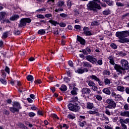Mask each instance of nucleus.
Listing matches in <instances>:
<instances>
[{"label": "nucleus", "mask_w": 129, "mask_h": 129, "mask_svg": "<svg viewBox=\"0 0 129 129\" xmlns=\"http://www.w3.org/2000/svg\"><path fill=\"white\" fill-rule=\"evenodd\" d=\"M83 66L87 67V68H91L92 67V65L87 61H83Z\"/></svg>", "instance_id": "15"}, {"label": "nucleus", "mask_w": 129, "mask_h": 129, "mask_svg": "<svg viewBox=\"0 0 129 129\" xmlns=\"http://www.w3.org/2000/svg\"><path fill=\"white\" fill-rule=\"evenodd\" d=\"M64 11V10L63 9V8H59V9H55V12H56V13H58V12H63Z\"/></svg>", "instance_id": "52"}, {"label": "nucleus", "mask_w": 129, "mask_h": 129, "mask_svg": "<svg viewBox=\"0 0 129 129\" xmlns=\"http://www.w3.org/2000/svg\"><path fill=\"white\" fill-rule=\"evenodd\" d=\"M65 5L64 1H60L57 3V7H63Z\"/></svg>", "instance_id": "31"}, {"label": "nucleus", "mask_w": 129, "mask_h": 129, "mask_svg": "<svg viewBox=\"0 0 129 129\" xmlns=\"http://www.w3.org/2000/svg\"><path fill=\"white\" fill-rule=\"evenodd\" d=\"M68 117L69 119H74L75 118V115L70 114L68 115Z\"/></svg>", "instance_id": "37"}, {"label": "nucleus", "mask_w": 129, "mask_h": 129, "mask_svg": "<svg viewBox=\"0 0 129 129\" xmlns=\"http://www.w3.org/2000/svg\"><path fill=\"white\" fill-rule=\"evenodd\" d=\"M109 60H110L109 62L112 65H114L115 66V63L114 62V60H113V58L112 56H109L108 57Z\"/></svg>", "instance_id": "26"}, {"label": "nucleus", "mask_w": 129, "mask_h": 129, "mask_svg": "<svg viewBox=\"0 0 129 129\" xmlns=\"http://www.w3.org/2000/svg\"><path fill=\"white\" fill-rule=\"evenodd\" d=\"M38 19H45V16L42 14H39L37 15Z\"/></svg>", "instance_id": "49"}, {"label": "nucleus", "mask_w": 129, "mask_h": 129, "mask_svg": "<svg viewBox=\"0 0 129 129\" xmlns=\"http://www.w3.org/2000/svg\"><path fill=\"white\" fill-rule=\"evenodd\" d=\"M86 59L92 63V64H96L97 63V59L94 58L93 56L91 55H87L86 56Z\"/></svg>", "instance_id": "8"}, {"label": "nucleus", "mask_w": 129, "mask_h": 129, "mask_svg": "<svg viewBox=\"0 0 129 129\" xmlns=\"http://www.w3.org/2000/svg\"><path fill=\"white\" fill-rule=\"evenodd\" d=\"M97 63H98V65H100V66L102 65V64L103 63L102 60H101V59L98 60L97 61Z\"/></svg>", "instance_id": "60"}, {"label": "nucleus", "mask_w": 129, "mask_h": 129, "mask_svg": "<svg viewBox=\"0 0 129 129\" xmlns=\"http://www.w3.org/2000/svg\"><path fill=\"white\" fill-rule=\"evenodd\" d=\"M121 43L122 44L124 43H129V38H125V37H124V39L121 41Z\"/></svg>", "instance_id": "35"}, {"label": "nucleus", "mask_w": 129, "mask_h": 129, "mask_svg": "<svg viewBox=\"0 0 129 129\" xmlns=\"http://www.w3.org/2000/svg\"><path fill=\"white\" fill-rule=\"evenodd\" d=\"M21 108V105L20 104V103L18 102H14L13 104V107H9V109L12 113L19 112V110H20Z\"/></svg>", "instance_id": "5"}, {"label": "nucleus", "mask_w": 129, "mask_h": 129, "mask_svg": "<svg viewBox=\"0 0 129 129\" xmlns=\"http://www.w3.org/2000/svg\"><path fill=\"white\" fill-rule=\"evenodd\" d=\"M106 102L108 104L107 106V108H109V109H112V108L116 107V103L112 99H107Z\"/></svg>", "instance_id": "6"}, {"label": "nucleus", "mask_w": 129, "mask_h": 129, "mask_svg": "<svg viewBox=\"0 0 129 129\" xmlns=\"http://www.w3.org/2000/svg\"><path fill=\"white\" fill-rule=\"evenodd\" d=\"M60 17H61V18H66L68 17V15L65 13H61L60 14Z\"/></svg>", "instance_id": "51"}, {"label": "nucleus", "mask_w": 129, "mask_h": 129, "mask_svg": "<svg viewBox=\"0 0 129 129\" xmlns=\"http://www.w3.org/2000/svg\"><path fill=\"white\" fill-rule=\"evenodd\" d=\"M6 38H8V32L4 33L2 36V39H6Z\"/></svg>", "instance_id": "45"}, {"label": "nucleus", "mask_w": 129, "mask_h": 129, "mask_svg": "<svg viewBox=\"0 0 129 129\" xmlns=\"http://www.w3.org/2000/svg\"><path fill=\"white\" fill-rule=\"evenodd\" d=\"M14 34L15 35H20L21 34V32L18 30H15Z\"/></svg>", "instance_id": "55"}, {"label": "nucleus", "mask_w": 129, "mask_h": 129, "mask_svg": "<svg viewBox=\"0 0 129 129\" xmlns=\"http://www.w3.org/2000/svg\"><path fill=\"white\" fill-rule=\"evenodd\" d=\"M88 113L90 114H98V113L95 111L90 110L88 111Z\"/></svg>", "instance_id": "44"}, {"label": "nucleus", "mask_w": 129, "mask_h": 129, "mask_svg": "<svg viewBox=\"0 0 129 129\" xmlns=\"http://www.w3.org/2000/svg\"><path fill=\"white\" fill-rule=\"evenodd\" d=\"M38 34L39 35H45L46 34V30L45 29H40L38 31Z\"/></svg>", "instance_id": "28"}, {"label": "nucleus", "mask_w": 129, "mask_h": 129, "mask_svg": "<svg viewBox=\"0 0 129 129\" xmlns=\"http://www.w3.org/2000/svg\"><path fill=\"white\" fill-rule=\"evenodd\" d=\"M27 80L28 81H33V76L31 75H28L27 77H26Z\"/></svg>", "instance_id": "34"}, {"label": "nucleus", "mask_w": 129, "mask_h": 129, "mask_svg": "<svg viewBox=\"0 0 129 129\" xmlns=\"http://www.w3.org/2000/svg\"><path fill=\"white\" fill-rule=\"evenodd\" d=\"M83 31H84V34H85L86 36H91V35H92V34L91 33V32L89 31V28H84Z\"/></svg>", "instance_id": "11"}, {"label": "nucleus", "mask_w": 129, "mask_h": 129, "mask_svg": "<svg viewBox=\"0 0 129 129\" xmlns=\"http://www.w3.org/2000/svg\"><path fill=\"white\" fill-rule=\"evenodd\" d=\"M86 123V121H83V122H80L79 125L81 126V127H83L84 126L85 124Z\"/></svg>", "instance_id": "43"}, {"label": "nucleus", "mask_w": 129, "mask_h": 129, "mask_svg": "<svg viewBox=\"0 0 129 129\" xmlns=\"http://www.w3.org/2000/svg\"><path fill=\"white\" fill-rule=\"evenodd\" d=\"M77 41L80 42L81 45H85V40L79 35L77 36Z\"/></svg>", "instance_id": "13"}, {"label": "nucleus", "mask_w": 129, "mask_h": 129, "mask_svg": "<svg viewBox=\"0 0 129 129\" xmlns=\"http://www.w3.org/2000/svg\"><path fill=\"white\" fill-rule=\"evenodd\" d=\"M90 92H91V90L88 88H84L82 90L83 94H89Z\"/></svg>", "instance_id": "12"}, {"label": "nucleus", "mask_w": 129, "mask_h": 129, "mask_svg": "<svg viewBox=\"0 0 129 129\" xmlns=\"http://www.w3.org/2000/svg\"><path fill=\"white\" fill-rule=\"evenodd\" d=\"M120 120L121 121H122L123 122H124L125 123H128V124H129V118H127L125 119H122V118H120Z\"/></svg>", "instance_id": "32"}, {"label": "nucleus", "mask_w": 129, "mask_h": 129, "mask_svg": "<svg viewBox=\"0 0 129 129\" xmlns=\"http://www.w3.org/2000/svg\"><path fill=\"white\" fill-rule=\"evenodd\" d=\"M90 78H91L92 80H95V81H96V82H97L99 79V78H97V77L93 75L90 76Z\"/></svg>", "instance_id": "25"}, {"label": "nucleus", "mask_w": 129, "mask_h": 129, "mask_svg": "<svg viewBox=\"0 0 129 129\" xmlns=\"http://www.w3.org/2000/svg\"><path fill=\"white\" fill-rule=\"evenodd\" d=\"M124 109H125V110H129V108H128V104H125L124 106Z\"/></svg>", "instance_id": "53"}, {"label": "nucleus", "mask_w": 129, "mask_h": 129, "mask_svg": "<svg viewBox=\"0 0 129 129\" xmlns=\"http://www.w3.org/2000/svg\"><path fill=\"white\" fill-rule=\"evenodd\" d=\"M48 23H50V24H51V25H53V26H57V25H59V23H58L57 21L54 20H49Z\"/></svg>", "instance_id": "20"}, {"label": "nucleus", "mask_w": 129, "mask_h": 129, "mask_svg": "<svg viewBox=\"0 0 129 129\" xmlns=\"http://www.w3.org/2000/svg\"><path fill=\"white\" fill-rule=\"evenodd\" d=\"M119 123L121 124V129H127V126H126V125H125V123L123 122L122 121H120V120H119Z\"/></svg>", "instance_id": "22"}, {"label": "nucleus", "mask_w": 129, "mask_h": 129, "mask_svg": "<svg viewBox=\"0 0 129 129\" xmlns=\"http://www.w3.org/2000/svg\"><path fill=\"white\" fill-rule=\"evenodd\" d=\"M88 10L89 11H96V9L98 10H101V7L99 4H97V3L90 1L87 5Z\"/></svg>", "instance_id": "3"}, {"label": "nucleus", "mask_w": 129, "mask_h": 129, "mask_svg": "<svg viewBox=\"0 0 129 129\" xmlns=\"http://www.w3.org/2000/svg\"><path fill=\"white\" fill-rule=\"evenodd\" d=\"M109 88H105L103 90V93L107 94V95H110L111 94V92L109 89Z\"/></svg>", "instance_id": "16"}, {"label": "nucleus", "mask_w": 129, "mask_h": 129, "mask_svg": "<svg viewBox=\"0 0 129 129\" xmlns=\"http://www.w3.org/2000/svg\"><path fill=\"white\" fill-rule=\"evenodd\" d=\"M121 66L119 64H115L114 66V69L118 73V75H121L125 73V70H128V61L125 59H121L120 61Z\"/></svg>", "instance_id": "1"}, {"label": "nucleus", "mask_w": 129, "mask_h": 129, "mask_svg": "<svg viewBox=\"0 0 129 129\" xmlns=\"http://www.w3.org/2000/svg\"><path fill=\"white\" fill-rule=\"evenodd\" d=\"M97 82H98L99 86H103L104 82H102L100 79H99Z\"/></svg>", "instance_id": "41"}, {"label": "nucleus", "mask_w": 129, "mask_h": 129, "mask_svg": "<svg viewBox=\"0 0 129 129\" xmlns=\"http://www.w3.org/2000/svg\"><path fill=\"white\" fill-rule=\"evenodd\" d=\"M37 114L38 115H43V112L40 110H37Z\"/></svg>", "instance_id": "62"}, {"label": "nucleus", "mask_w": 129, "mask_h": 129, "mask_svg": "<svg viewBox=\"0 0 129 129\" xmlns=\"http://www.w3.org/2000/svg\"><path fill=\"white\" fill-rule=\"evenodd\" d=\"M68 107L71 111L77 112L79 111L80 107L78 105V97H73V100L70 101L68 105Z\"/></svg>", "instance_id": "2"}, {"label": "nucleus", "mask_w": 129, "mask_h": 129, "mask_svg": "<svg viewBox=\"0 0 129 129\" xmlns=\"http://www.w3.org/2000/svg\"><path fill=\"white\" fill-rule=\"evenodd\" d=\"M45 18H51V17H53V15L51 14H47L45 15Z\"/></svg>", "instance_id": "59"}, {"label": "nucleus", "mask_w": 129, "mask_h": 129, "mask_svg": "<svg viewBox=\"0 0 129 129\" xmlns=\"http://www.w3.org/2000/svg\"><path fill=\"white\" fill-rule=\"evenodd\" d=\"M88 69L87 68H85L83 69H78L77 71H76V72H77L79 74H83L84 72H88Z\"/></svg>", "instance_id": "9"}, {"label": "nucleus", "mask_w": 129, "mask_h": 129, "mask_svg": "<svg viewBox=\"0 0 129 129\" xmlns=\"http://www.w3.org/2000/svg\"><path fill=\"white\" fill-rule=\"evenodd\" d=\"M120 115L121 116H125V117H129V111L120 112Z\"/></svg>", "instance_id": "14"}, {"label": "nucleus", "mask_w": 129, "mask_h": 129, "mask_svg": "<svg viewBox=\"0 0 129 129\" xmlns=\"http://www.w3.org/2000/svg\"><path fill=\"white\" fill-rule=\"evenodd\" d=\"M116 36L119 39L118 41L121 43L125 37H129V31L127 30L120 32L118 31L116 33Z\"/></svg>", "instance_id": "4"}, {"label": "nucleus", "mask_w": 129, "mask_h": 129, "mask_svg": "<svg viewBox=\"0 0 129 129\" xmlns=\"http://www.w3.org/2000/svg\"><path fill=\"white\" fill-rule=\"evenodd\" d=\"M0 82L3 84V85H6L7 84V80L3 78H0Z\"/></svg>", "instance_id": "33"}, {"label": "nucleus", "mask_w": 129, "mask_h": 129, "mask_svg": "<svg viewBox=\"0 0 129 129\" xmlns=\"http://www.w3.org/2000/svg\"><path fill=\"white\" fill-rule=\"evenodd\" d=\"M92 89L93 90V91H97V90H98V88L95 85H94L92 87Z\"/></svg>", "instance_id": "40"}, {"label": "nucleus", "mask_w": 129, "mask_h": 129, "mask_svg": "<svg viewBox=\"0 0 129 129\" xmlns=\"http://www.w3.org/2000/svg\"><path fill=\"white\" fill-rule=\"evenodd\" d=\"M79 52L83 53L84 55H88V52H87V50H86V49H82V50H80Z\"/></svg>", "instance_id": "39"}, {"label": "nucleus", "mask_w": 129, "mask_h": 129, "mask_svg": "<svg viewBox=\"0 0 129 129\" xmlns=\"http://www.w3.org/2000/svg\"><path fill=\"white\" fill-rule=\"evenodd\" d=\"M78 89L77 88H74L73 90L71 91V93L72 95H77V92Z\"/></svg>", "instance_id": "23"}, {"label": "nucleus", "mask_w": 129, "mask_h": 129, "mask_svg": "<svg viewBox=\"0 0 129 129\" xmlns=\"http://www.w3.org/2000/svg\"><path fill=\"white\" fill-rule=\"evenodd\" d=\"M5 71L8 73V74H10V68H9V67H6Z\"/></svg>", "instance_id": "61"}, {"label": "nucleus", "mask_w": 129, "mask_h": 129, "mask_svg": "<svg viewBox=\"0 0 129 129\" xmlns=\"http://www.w3.org/2000/svg\"><path fill=\"white\" fill-rule=\"evenodd\" d=\"M7 13L5 12L0 13V20L2 21V23H5V18L6 17Z\"/></svg>", "instance_id": "10"}, {"label": "nucleus", "mask_w": 129, "mask_h": 129, "mask_svg": "<svg viewBox=\"0 0 129 129\" xmlns=\"http://www.w3.org/2000/svg\"><path fill=\"white\" fill-rule=\"evenodd\" d=\"M116 5L118 7H124V4H122L120 2H117Z\"/></svg>", "instance_id": "42"}, {"label": "nucleus", "mask_w": 129, "mask_h": 129, "mask_svg": "<svg viewBox=\"0 0 129 129\" xmlns=\"http://www.w3.org/2000/svg\"><path fill=\"white\" fill-rule=\"evenodd\" d=\"M95 97L97 100H99V101H101V100H102V97L99 95H96Z\"/></svg>", "instance_id": "36"}, {"label": "nucleus", "mask_w": 129, "mask_h": 129, "mask_svg": "<svg viewBox=\"0 0 129 129\" xmlns=\"http://www.w3.org/2000/svg\"><path fill=\"white\" fill-rule=\"evenodd\" d=\"M68 63H69V66H70L71 67H73V62H72V61L69 60L68 61Z\"/></svg>", "instance_id": "63"}, {"label": "nucleus", "mask_w": 129, "mask_h": 129, "mask_svg": "<svg viewBox=\"0 0 129 129\" xmlns=\"http://www.w3.org/2000/svg\"><path fill=\"white\" fill-rule=\"evenodd\" d=\"M36 12H46V9L45 8H43L40 9H38L36 11Z\"/></svg>", "instance_id": "56"}, {"label": "nucleus", "mask_w": 129, "mask_h": 129, "mask_svg": "<svg viewBox=\"0 0 129 129\" xmlns=\"http://www.w3.org/2000/svg\"><path fill=\"white\" fill-rule=\"evenodd\" d=\"M67 6L69 8H71L72 6V3H71V1L70 0H68L67 2Z\"/></svg>", "instance_id": "50"}, {"label": "nucleus", "mask_w": 129, "mask_h": 129, "mask_svg": "<svg viewBox=\"0 0 129 129\" xmlns=\"http://www.w3.org/2000/svg\"><path fill=\"white\" fill-rule=\"evenodd\" d=\"M116 90L120 92H123L124 91V88L123 86H118L116 87Z\"/></svg>", "instance_id": "21"}, {"label": "nucleus", "mask_w": 129, "mask_h": 129, "mask_svg": "<svg viewBox=\"0 0 129 129\" xmlns=\"http://www.w3.org/2000/svg\"><path fill=\"white\" fill-rule=\"evenodd\" d=\"M42 81L41 80H37L34 81V84H41Z\"/></svg>", "instance_id": "47"}, {"label": "nucleus", "mask_w": 129, "mask_h": 129, "mask_svg": "<svg viewBox=\"0 0 129 129\" xmlns=\"http://www.w3.org/2000/svg\"><path fill=\"white\" fill-rule=\"evenodd\" d=\"M88 85L90 86V87H92L94 85H95V83L90 80H88L86 81Z\"/></svg>", "instance_id": "18"}, {"label": "nucleus", "mask_w": 129, "mask_h": 129, "mask_svg": "<svg viewBox=\"0 0 129 129\" xmlns=\"http://www.w3.org/2000/svg\"><path fill=\"white\" fill-rule=\"evenodd\" d=\"M103 3H105L108 5V6H110V7H112V2L110 0H102Z\"/></svg>", "instance_id": "24"}, {"label": "nucleus", "mask_w": 129, "mask_h": 129, "mask_svg": "<svg viewBox=\"0 0 129 129\" xmlns=\"http://www.w3.org/2000/svg\"><path fill=\"white\" fill-rule=\"evenodd\" d=\"M94 107V104L92 103L88 102L87 104V108L88 109H92Z\"/></svg>", "instance_id": "19"}, {"label": "nucleus", "mask_w": 129, "mask_h": 129, "mask_svg": "<svg viewBox=\"0 0 129 129\" xmlns=\"http://www.w3.org/2000/svg\"><path fill=\"white\" fill-rule=\"evenodd\" d=\"M61 91H66L67 90V87L65 85H62L61 87L59 88Z\"/></svg>", "instance_id": "27"}, {"label": "nucleus", "mask_w": 129, "mask_h": 129, "mask_svg": "<svg viewBox=\"0 0 129 129\" xmlns=\"http://www.w3.org/2000/svg\"><path fill=\"white\" fill-rule=\"evenodd\" d=\"M38 95L37 94L33 95V100H38Z\"/></svg>", "instance_id": "54"}, {"label": "nucleus", "mask_w": 129, "mask_h": 129, "mask_svg": "<svg viewBox=\"0 0 129 129\" xmlns=\"http://www.w3.org/2000/svg\"><path fill=\"white\" fill-rule=\"evenodd\" d=\"M104 83L105 85H109L111 83V81L107 78H104Z\"/></svg>", "instance_id": "17"}, {"label": "nucleus", "mask_w": 129, "mask_h": 129, "mask_svg": "<svg viewBox=\"0 0 129 129\" xmlns=\"http://www.w3.org/2000/svg\"><path fill=\"white\" fill-rule=\"evenodd\" d=\"M31 21L32 20L30 18H22L20 21L19 27H20V28L25 27V26L27 25V23L29 24L30 22H31Z\"/></svg>", "instance_id": "7"}, {"label": "nucleus", "mask_w": 129, "mask_h": 129, "mask_svg": "<svg viewBox=\"0 0 129 129\" xmlns=\"http://www.w3.org/2000/svg\"><path fill=\"white\" fill-rule=\"evenodd\" d=\"M103 75H110V72L109 71H104L103 72Z\"/></svg>", "instance_id": "38"}, {"label": "nucleus", "mask_w": 129, "mask_h": 129, "mask_svg": "<svg viewBox=\"0 0 129 129\" xmlns=\"http://www.w3.org/2000/svg\"><path fill=\"white\" fill-rule=\"evenodd\" d=\"M58 25L61 27V28H65L66 27V24L64 23L61 22L60 23H58Z\"/></svg>", "instance_id": "46"}, {"label": "nucleus", "mask_w": 129, "mask_h": 129, "mask_svg": "<svg viewBox=\"0 0 129 129\" xmlns=\"http://www.w3.org/2000/svg\"><path fill=\"white\" fill-rule=\"evenodd\" d=\"M103 15H105V16H107L109 15V11H104L103 12Z\"/></svg>", "instance_id": "57"}, {"label": "nucleus", "mask_w": 129, "mask_h": 129, "mask_svg": "<svg viewBox=\"0 0 129 129\" xmlns=\"http://www.w3.org/2000/svg\"><path fill=\"white\" fill-rule=\"evenodd\" d=\"M20 18V16L18 15H15L14 16H12V17L10 18V20L11 21H15V20H17V19H19Z\"/></svg>", "instance_id": "29"}, {"label": "nucleus", "mask_w": 129, "mask_h": 129, "mask_svg": "<svg viewBox=\"0 0 129 129\" xmlns=\"http://www.w3.org/2000/svg\"><path fill=\"white\" fill-rule=\"evenodd\" d=\"M105 113H106V114H107V115H111V114L110 113V111H109V110L108 109H106L105 111Z\"/></svg>", "instance_id": "58"}, {"label": "nucleus", "mask_w": 129, "mask_h": 129, "mask_svg": "<svg viewBox=\"0 0 129 129\" xmlns=\"http://www.w3.org/2000/svg\"><path fill=\"white\" fill-rule=\"evenodd\" d=\"M125 17H129V13H126V14L122 15V20H123V19H124V18H125Z\"/></svg>", "instance_id": "64"}, {"label": "nucleus", "mask_w": 129, "mask_h": 129, "mask_svg": "<svg viewBox=\"0 0 129 129\" xmlns=\"http://www.w3.org/2000/svg\"><path fill=\"white\" fill-rule=\"evenodd\" d=\"M91 25L93 27L94 26H98V25H99V22H98L97 21H94L91 22Z\"/></svg>", "instance_id": "30"}, {"label": "nucleus", "mask_w": 129, "mask_h": 129, "mask_svg": "<svg viewBox=\"0 0 129 129\" xmlns=\"http://www.w3.org/2000/svg\"><path fill=\"white\" fill-rule=\"evenodd\" d=\"M110 47H111V48H112L113 49H117V48L116 44H115V43H111L110 44Z\"/></svg>", "instance_id": "48"}]
</instances>
